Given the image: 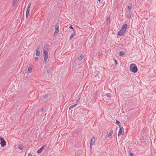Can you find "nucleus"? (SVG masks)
Returning <instances> with one entry per match:
<instances>
[{
  "mask_svg": "<svg viewBox=\"0 0 156 156\" xmlns=\"http://www.w3.org/2000/svg\"><path fill=\"white\" fill-rule=\"evenodd\" d=\"M116 123L118 124L119 126V127H121L122 126L121 125L120 122L118 120H116Z\"/></svg>",
  "mask_w": 156,
  "mask_h": 156,
  "instance_id": "2eb2a0df",
  "label": "nucleus"
},
{
  "mask_svg": "<svg viewBox=\"0 0 156 156\" xmlns=\"http://www.w3.org/2000/svg\"><path fill=\"white\" fill-rule=\"evenodd\" d=\"M80 97H79L78 100L76 101V102H77L78 100L80 99Z\"/></svg>",
  "mask_w": 156,
  "mask_h": 156,
  "instance_id": "72a5a7b5",
  "label": "nucleus"
},
{
  "mask_svg": "<svg viewBox=\"0 0 156 156\" xmlns=\"http://www.w3.org/2000/svg\"><path fill=\"white\" fill-rule=\"evenodd\" d=\"M107 21L108 22H109L110 20V18L109 17H108L107 18Z\"/></svg>",
  "mask_w": 156,
  "mask_h": 156,
  "instance_id": "a878e982",
  "label": "nucleus"
},
{
  "mask_svg": "<svg viewBox=\"0 0 156 156\" xmlns=\"http://www.w3.org/2000/svg\"><path fill=\"white\" fill-rule=\"evenodd\" d=\"M127 27L126 24H125L122 25L121 30L118 33V35L122 36L126 32Z\"/></svg>",
  "mask_w": 156,
  "mask_h": 156,
  "instance_id": "f257e3e1",
  "label": "nucleus"
},
{
  "mask_svg": "<svg viewBox=\"0 0 156 156\" xmlns=\"http://www.w3.org/2000/svg\"><path fill=\"white\" fill-rule=\"evenodd\" d=\"M44 48H46V49L48 50V47L46 45L45 46V45L44 46Z\"/></svg>",
  "mask_w": 156,
  "mask_h": 156,
  "instance_id": "c85d7f7f",
  "label": "nucleus"
},
{
  "mask_svg": "<svg viewBox=\"0 0 156 156\" xmlns=\"http://www.w3.org/2000/svg\"><path fill=\"white\" fill-rule=\"evenodd\" d=\"M44 108H41V111H42L44 110Z\"/></svg>",
  "mask_w": 156,
  "mask_h": 156,
  "instance_id": "f704fd0d",
  "label": "nucleus"
},
{
  "mask_svg": "<svg viewBox=\"0 0 156 156\" xmlns=\"http://www.w3.org/2000/svg\"><path fill=\"white\" fill-rule=\"evenodd\" d=\"M34 60L36 61H37L38 59V57H36L34 58Z\"/></svg>",
  "mask_w": 156,
  "mask_h": 156,
  "instance_id": "bb28decb",
  "label": "nucleus"
},
{
  "mask_svg": "<svg viewBox=\"0 0 156 156\" xmlns=\"http://www.w3.org/2000/svg\"><path fill=\"white\" fill-rule=\"evenodd\" d=\"M132 9V7L131 6H129L128 7V10L129 11Z\"/></svg>",
  "mask_w": 156,
  "mask_h": 156,
  "instance_id": "b1692460",
  "label": "nucleus"
},
{
  "mask_svg": "<svg viewBox=\"0 0 156 156\" xmlns=\"http://www.w3.org/2000/svg\"><path fill=\"white\" fill-rule=\"evenodd\" d=\"M131 15L130 14H128L127 15V17L128 18H130L131 17Z\"/></svg>",
  "mask_w": 156,
  "mask_h": 156,
  "instance_id": "cd10ccee",
  "label": "nucleus"
},
{
  "mask_svg": "<svg viewBox=\"0 0 156 156\" xmlns=\"http://www.w3.org/2000/svg\"><path fill=\"white\" fill-rule=\"evenodd\" d=\"M77 105V104H76L73 105H72L70 106L69 108V110H70L71 109L75 107L76 106V105Z\"/></svg>",
  "mask_w": 156,
  "mask_h": 156,
  "instance_id": "f3484780",
  "label": "nucleus"
},
{
  "mask_svg": "<svg viewBox=\"0 0 156 156\" xmlns=\"http://www.w3.org/2000/svg\"><path fill=\"white\" fill-rule=\"evenodd\" d=\"M1 141L0 144L2 147H3L6 144V142L4 140L3 138L1 137L0 138Z\"/></svg>",
  "mask_w": 156,
  "mask_h": 156,
  "instance_id": "7ed1b4c3",
  "label": "nucleus"
},
{
  "mask_svg": "<svg viewBox=\"0 0 156 156\" xmlns=\"http://www.w3.org/2000/svg\"><path fill=\"white\" fill-rule=\"evenodd\" d=\"M95 137L94 136L92 138L91 140H90V147L91 148V146L92 145H93L94 144L95 142Z\"/></svg>",
  "mask_w": 156,
  "mask_h": 156,
  "instance_id": "423d86ee",
  "label": "nucleus"
},
{
  "mask_svg": "<svg viewBox=\"0 0 156 156\" xmlns=\"http://www.w3.org/2000/svg\"><path fill=\"white\" fill-rule=\"evenodd\" d=\"M41 47L40 46H38L36 49V55L37 56H39L40 55V51Z\"/></svg>",
  "mask_w": 156,
  "mask_h": 156,
  "instance_id": "39448f33",
  "label": "nucleus"
},
{
  "mask_svg": "<svg viewBox=\"0 0 156 156\" xmlns=\"http://www.w3.org/2000/svg\"><path fill=\"white\" fill-rule=\"evenodd\" d=\"M124 54V52L123 51H121L119 52V55L120 56H122Z\"/></svg>",
  "mask_w": 156,
  "mask_h": 156,
  "instance_id": "aec40b11",
  "label": "nucleus"
},
{
  "mask_svg": "<svg viewBox=\"0 0 156 156\" xmlns=\"http://www.w3.org/2000/svg\"><path fill=\"white\" fill-rule=\"evenodd\" d=\"M48 55V52L47 51V50L45 49L44 50V49L43 51V55Z\"/></svg>",
  "mask_w": 156,
  "mask_h": 156,
  "instance_id": "a211bd4d",
  "label": "nucleus"
},
{
  "mask_svg": "<svg viewBox=\"0 0 156 156\" xmlns=\"http://www.w3.org/2000/svg\"><path fill=\"white\" fill-rule=\"evenodd\" d=\"M106 96L110 98L111 97V94L109 93H108L106 94Z\"/></svg>",
  "mask_w": 156,
  "mask_h": 156,
  "instance_id": "4be33fe9",
  "label": "nucleus"
},
{
  "mask_svg": "<svg viewBox=\"0 0 156 156\" xmlns=\"http://www.w3.org/2000/svg\"><path fill=\"white\" fill-rule=\"evenodd\" d=\"M18 0H16V1H18Z\"/></svg>",
  "mask_w": 156,
  "mask_h": 156,
  "instance_id": "4c0bfd02",
  "label": "nucleus"
},
{
  "mask_svg": "<svg viewBox=\"0 0 156 156\" xmlns=\"http://www.w3.org/2000/svg\"><path fill=\"white\" fill-rule=\"evenodd\" d=\"M28 156H32V155L31 154L29 153Z\"/></svg>",
  "mask_w": 156,
  "mask_h": 156,
  "instance_id": "2f4dec72",
  "label": "nucleus"
},
{
  "mask_svg": "<svg viewBox=\"0 0 156 156\" xmlns=\"http://www.w3.org/2000/svg\"><path fill=\"white\" fill-rule=\"evenodd\" d=\"M98 2H100L101 0H98Z\"/></svg>",
  "mask_w": 156,
  "mask_h": 156,
  "instance_id": "e433bc0d",
  "label": "nucleus"
},
{
  "mask_svg": "<svg viewBox=\"0 0 156 156\" xmlns=\"http://www.w3.org/2000/svg\"><path fill=\"white\" fill-rule=\"evenodd\" d=\"M46 145H45L42 146L41 147L39 148L37 150V152L38 153H41L43 150L44 149L45 147L46 146Z\"/></svg>",
  "mask_w": 156,
  "mask_h": 156,
  "instance_id": "0eeeda50",
  "label": "nucleus"
},
{
  "mask_svg": "<svg viewBox=\"0 0 156 156\" xmlns=\"http://www.w3.org/2000/svg\"><path fill=\"white\" fill-rule=\"evenodd\" d=\"M51 70V68L50 67L47 68V72L48 73H49Z\"/></svg>",
  "mask_w": 156,
  "mask_h": 156,
  "instance_id": "ddd939ff",
  "label": "nucleus"
},
{
  "mask_svg": "<svg viewBox=\"0 0 156 156\" xmlns=\"http://www.w3.org/2000/svg\"><path fill=\"white\" fill-rule=\"evenodd\" d=\"M69 28H70V29H72L73 30V32H76L74 29L73 28V27H72V26H70L69 27Z\"/></svg>",
  "mask_w": 156,
  "mask_h": 156,
  "instance_id": "5701e85b",
  "label": "nucleus"
},
{
  "mask_svg": "<svg viewBox=\"0 0 156 156\" xmlns=\"http://www.w3.org/2000/svg\"><path fill=\"white\" fill-rule=\"evenodd\" d=\"M28 70L29 72L30 73H31L32 72V67L30 66H29L28 68Z\"/></svg>",
  "mask_w": 156,
  "mask_h": 156,
  "instance_id": "4468645a",
  "label": "nucleus"
},
{
  "mask_svg": "<svg viewBox=\"0 0 156 156\" xmlns=\"http://www.w3.org/2000/svg\"><path fill=\"white\" fill-rule=\"evenodd\" d=\"M30 6V4L29 6H28V7L27 8V10L26 11V13H29Z\"/></svg>",
  "mask_w": 156,
  "mask_h": 156,
  "instance_id": "412c9836",
  "label": "nucleus"
},
{
  "mask_svg": "<svg viewBox=\"0 0 156 156\" xmlns=\"http://www.w3.org/2000/svg\"><path fill=\"white\" fill-rule=\"evenodd\" d=\"M49 96H50V94H45L44 95V98H41V100L43 101V100H44L45 99H46L47 98H48L49 97Z\"/></svg>",
  "mask_w": 156,
  "mask_h": 156,
  "instance_id": "6e6552de",
  "label": "nucleus"
},
{
  "mask_svg": "<svg viewBox=\"0 0 156 156\" xmlns=\"http://www.w3.org/2000/svg\"><path fill=\"white\" fill-rule=\"evenodd\" d=\"M115 62L116 64H117V61L116 60H115Z\"/></svg>",
  "mask_w": 156,
  "mask_h": 156,
  "instance_id": "473e14b6",
  "label": "nucleus"
},
{
  "mask_svg": "<svg viewBox=\"0 0 156 156\" xmlns=\"http://www.w3.org/2000/svg\"><path fill=\"white\" fill-rule=\"evenodd\" d=\"M100 143H101V145H102V142H101V141L100 142Z\"/></svg>",
  "mask_w": 156,
  "mask_h": 156,
  "instance_id": "c9c22d12",
  "label": "nucleus"
},
{
  "mask_svg": "<svg viewBox=\"0 0 156 156\" xmlns=\"http://www.w3.org/2000/svg\"><path fill=\"white\" fill-rule=\"evenodd\" d=\"M83 54H81L77 58L78 61H81L83 58Z\"/></svg>",
  "mask_w": 156,
  "mask_h": 156,
  "instance_id": "1a4fd4ad",
  "label": "nucleus"
},
{
  "mask_svg": "<svg viewBox=\"0 0 156 156\" xmlns=\"http://www.w3.org/2000/svg\"><path fill=\"white\" fill-rule=\"evenodd\" d=\"M44 57V60L45 63H46V61L48 58V55H43Z\"/></svg>",
  "mask_w": 156,
  "mask_h": 156,
  "instance_id": "9d476101",
  "label": "nucleus"
},
{
  "mask_svg": "<svg viewBox=\"0 0 156 156\" xmlns=\"http://www.w3.org/2000/svg\"><path fill=\"white\" fill-rule=\"evenodd\" d=\"M18 148L20 149L21 150H22L23 149V148L22 147H21L20 146H18Z\"/></svg>",
  "mask_w": 156,
  "mask_h": 156,
  "instance_id": "c756f323",
  "label": "nucleus"
},
{
  "mask_svg": "<svg viewBox=\"0 0 156 156\" xmlns=\"http://www.w3.org/2000/svg\"><path fill=\"white\" fill-rule=\"evenodd\" d=\"M17 1H16V0H14L13 1L12 4V6L13 7H15L16 5Z\"/></svg>",
  "mask_w": 156,
  "mask_h": 156,
  "instance_id": "f8f14e48",
  "label": "nucleus"
},
{
  "mask_svg": "<svg viewBox=\"0 0 156 156\" xmlns=\"http://www.w3.org/2000/svg\"><path fill=\"white\" fill-rule=\"evenodd\" d=\"M29 13H26V18H27L28 17V16Z\"/></svg>",
  "mask_w": 156,
  "mask_h": 156,
  "instance_id": "7c9ffc66",
  "label": "nucleus"
},
{
  "mask_svg": "<svg viewBox=\"0 0 156 156\" xmlns=\"http://www.w3.org/2000/svg\"><path fill=\"white\" fill-rule=\"evenodd\" d=\"M76 32H74L72 34H71L69 37V40H71L73 38V37L76 35Z\"/></svg>",
  "mask_w": 156,
  "mask_h": 156,
  "instance_id": "9b49d317",
  "label": "nucleus"
},
{
  "mask_svg": "<svg viewBox=\"0 0 156 156\" xmlns=\"http://www.w3.org/2000/svg\"><path fill=\"white\" fill-rule=\"evenodd\" d=\"M59 27L58 26L56 28V29L55 30L54 33H58L59 31Z\"/></svg>",
  "mask_w": 156,
  "mask_h": 156,
  "instance_id": "6ab92c4d",
  "label": "nucleus"
},
{
  "mask_svg": "<svg viewBox=\"0 0 156 156\" xmlns=\"http://www.w3.org/2000/svg\"><path fill=\"white\" fill-rule=\"evenodd\" d=\"M129 154H130V156H134V155L133 154H132V153H131L130 152V151H129Z\"/></svg>",
  "mask_w": 156,
  "mask_h": 156,
  "instance_id": "393cba45",
  "label": "nucleus"
},
{
  "mask_svg": "<svg viewBox=\"0 0 156 156\" xmlns=\"http://www.w3.org/2000/svg\"><path fill=\"white\" fill-rule=\"evenodd\" d=\"M120 129L119 131V132L118 133V135L119 136H120L123 132L124 133V129L122 127V126L121 127H119Z\"/></svg>",
  "mask_w": 156,
  "mask_h": 156,
  "instance_id": "20e7f679",
  "label": "nucleus"
},
{
  "mask_svg": "<svg viewBox=\"0 0 156 156\" xmlns=\"http://www.w3.org/2000/svg\"><path fill=\"white\" fill-rule=\"evenodd\" d=\"M113 131L112 130H111L110 132L108 134V137H109L111 136L112 135V134L113 133Z\"/></svg>",
  "mask_w": 156,
  "mask_h": 156,
  "instance_id": "dca6fc26",
  "label": "nucleus"
},
{
  "mask_svg": "<svg viewBox=\"0 0 156 156\" xmlns=\"http://www.w3.org/2000/svg\"><path fill=\"white\" fill-rule=\"evenodd\" d=\"M130 71L133 73H136L138 71V68L136 65L134 64H131L130 66Z\"/></svg>",
  "mask_w": 156,
  "mask_h": 156,
  "instance_id": "f03ea898",
  "label": "nucleus"
}]
</instances>
